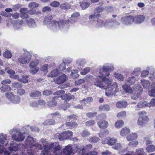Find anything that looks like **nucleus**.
<instances>
[{
  "label": "nucleus",
  "mask_w": 155,
  "mask_h": 155,
  "mask_svg": "<svg viewBox=\"0 0 155 155\" xmlns=\"http://www.w3.org/2000/svg\"><path fill=\"white\" fill-rule=\"evenodd\" d=\"M114 70L113 67L109 64H106L101 68L99 71V73L101 74L99 76L102 81L107 85L106 87L105 92L106 95L107 96L115 95L118 92V85L116 82L112 83V79H109L106 78L110 74V71Z\"/></svg>",
  "instance_id": "f257e3e1"
},
{
  "label": "nucleus",
  "mask_w": 155,
  "mask_h": 155,
  "mask_svg": "<svg viewBox=\"0 0 155 155\" xmlns=\"http://www.w3.org/2000/svg\"><path fill=\"white\" fill-rule=\"evenodd\" d=\"M22 130L24 132H21L20 130L15 128L11 130L9 133L12 135V139L17 142L22 141L25 138V134L27 133L28 131L29 132L30 130L39 131L38 128L33 126L30 127H29L28 126L27 127H24Z\"/></svg>",
  "instance_id": "f03ea898"
},
{
  "label": "nucleus",
  "mask_w": 155,
  "mask_h": 155,
  "mask_svg": "<svg viewBox=\"0 0 155 155\" xmlns=\"http://www.w3.org/2000/svg\"><path fill=\"white\" fill-rule=\"evenodd\" d=\"M52 16L51 15H48L45 18L43 21V24L47 25L48 27H50L51 25L52 26L51 29L54 31L58 30L60 28L61 30L63 29V28L67 25L65 22L62 20L60 21L59 22L57 21H53L51 22Z\"/></svg>",
  "instance_id": "7ed1b4c3"
},
{
  "label": "nucleus",
  "mask_w": 155,
  "mask_h": 155,
  "mask_svg": "<svg viewBox=\"0 0 155 155\" xmlns=\"http://www.w3.org/2000/svg\"><path fill=\"white\" fill-rule=\"evenodd\" d=\"M35 141L36 139H34L30 136L28 137L25 142V145L24 147L25 150L23 155H33L32 153L30 150Z\"/></svg>",
  "instance_id": "20e7f679"
},
{
  "label": "nucleus",
  "mask_w": 155,
  "mask_h": 155,
  "mask_svg": "<svg viewBox=\"0 0 155 155\" xmlns=\"http://www.w3.org/2000/svg\"><path fill=\"white\" fill-rule=\"evenodd\" d=\"M138 115L139 117L137 120V124L143 127L149 121V118L147 115V113L144 111L139 112Z\"/></svg>",
  "instance_id": "39448f33"
},
{
  "label": "nucleus",
  "mask_w": 155,
  "mask_h": 155,
  "mask_svg": "<svg viewBox=\"0 0 155 155\" xmlns=\"http://www.w3.org/2000/svg\"><path fill=\"white\" fill-rule=\"evenodd\" d=\"M133 91L135 92L134 95L131 96V98L134 100H136L139 97L143 91L142 87L138 84H135L133 87Z\"/></svg>",
  "instance_id": "423d86ee"
},
{
  "label": "nucleus",
  "mask_w": 155,
  "mask_h": 155,
  "mask_svg": "<svg viewBox=\"0 0 155 155\" xmlns=\"http://www.w3.org/2000/svg\"><path fill=\"white\" fill-rule=\"evenodd\" d=\"M5 96L11 102L14 104L19 103L21 101L20 97L17 95H14L12 93H8L5 94Z\"/></svg>",
  "instance_id": "0eeeda50"
},
{
  "label": "nucleus",
  "mask_w": 155,
  "mask_h": 155,
  "mask_svg": "<svg viewBox=\"0 0 155 155\" xmlns=\"http://www.w3.org/2000/svg\"><path fill=\"white\" fill-rule=\"evenodd\" d=\"M31 55L30 53L27 51H25L23 56L18 59V62L22 64H25L31 60Z\"/></svg>",
  "instance_id": "6e6552de"
},
{
  "label": "nucleus",
  "mask_w": 155,
  "mask_h": 155,
  "mask_svg": "<svg viewBox=\"0 0 155 155\" xmlns=\"http://www.w3.org/2000/svg\"><path fill=\"white\" fill-rule=\"evenodd\" d=\"M92 146L91 144H88L84 147L81 146H76V148L77 149H78L80 150V153H81L82 155H88V153L87 152L92 148Z\"/></svg>",
  "instance_id": "1a4fd4ad"
},
{
  "label": "nucleus",
  "mask_w": 155,
  "mask_h": 155,
  "mask_svg": "<svg viewBox=\"0 0 155 155\" xmlns=\"http://www.w3.org/2000/svg\"><path fill=\"white\" fill-rule=\"evenodd\" d=\"M54 143H48L44 147V150L41 151V155H50L49 150L53 147Z\"/></svg>",
  "instance_id": "9d476101"
},
{
  "label": "nucleus",
  "mask_w": 155,
  "mask_h": 155,
  "mask_svg": "<svg viewBox=\"0 0 155 155\" xmlns=\"http://www.w3.org/2000/svg\"><path fill=\"white\" fill-rule=\"evenodd\" d=\"M76 146H77L76 145L75 147H72L70 145H69L64 149L63 151L64 153L67 155L73 154L74 152L78 150L76 148Z\"/></svg>",
  "instance_id": "9b49d317"
},
{
  "label": "nucleus",
  "mask_w": 155,
  "mask_h": 155,
  "mask_svg": "<svg viewBox=\"0 0 155 155\" xmlns=\"http://www.w3.org/2000/svg\"><path fill=\"white\" fill-rule=\"evenodd\" d=\"M121 20L123 23L126 25H130L134 23V17L132 16L123 17Z\"/></svg>",
  "instance_id": "f8f14e48"
},
{
  "label": "nucleus",
  "mask_w": 155,
  "mask_h": 155,
  "mask_svg": "<svg viewBox=\"0 0 155 155\" xmlns=\"http://www.w3.org/2000/svg\"><path fill=\"white\" fill-rule=\"evenodd\" d=\"M68 79V78L66 75L63 74L61 76H59L58 78L54 80L55 83L58 84H62L64 83Z\"/></svg>",
  "instance_id": "ddd939ff"
},
{
  "label": "nucleus",
  "mask_w": 155,
  "mask_h": 155,
  "mask_svg": "<svg viewBox=\"0 0 155 155\" xmlns=\"http://www.w3.org/2000/svg\"><path fill=\"white\" fill-rule=\"evenodd\" d=\"M117 141V139L115 138H110L109 137H107L103 140L102 143L103 144L107 143L109 145H114Z\"/></svg>",
  "instance_id": "4468645a"
},
{
  "label": "nucleus",
  "mask_w": 155,
  "mask_h": 155,
  "mask_svg": "<svg viewBox=\"0 0 155 155\" xmlns=\"http://www.w3.org/2000/svg\"><path fill=\"white\" fill-rule=\"evenodd\" d=\"M145 17L143 15H137L134 17V23L137 24H140L142 23L144 20Z\"/></svg>",
  "instance_id": "2eb2a0df"
},
{
  "label": "nucleus",
  "mask_w": 155,
  "mask_h": 155,
  "mask_svg": "<svg viewBox=\"0 0 155 155\" xmlns=\"http://www.w3.org/2000/svg\"><path fill=\"white\" fill-rule=\"evenodd\" d=\"M43 147L42 145L39 143H34L32 148L31 149L30 151L32 153L33 155L34 152L37 151L36 150H41L42 149Z\"/></svg>",
  "instance_id": "dca6fc26"
},
{
  "label": "nucleus",
  "mask_w": 155,
  "mask_h": 155,
  "mask_svg": "<svg viewBox=\"0 0 155 155\" xmlns=\"http://www.w3.org/2000/svg\"><path fill=\"white\" fill-rule=\"evenodd\" d=\"M120 23L114 21L111 22H108L105 23V25L109 28L112 27L116 28L118 27L120 25Z\"/></svg>",
  "instance_id": "f3484780"
},
{
  "label": "nucleus",
  "mask_w": 155,
  "mask_h": 155,
  "mask_svg": "<svg viewBox=\"0 0 155 155\" xmlns=\"http://www.w3.org/2000/svg\"><path fill=\"white\" fill-rule=\"evenodd\" d=\"M102 80L97 78L94 82V84L96 86L103 89H106V87L103 85Z\"/></svg>",
  "instance_id": "a211bd4d"
},
{
  "label": "nucleus",
  "mask_w": 155,
  "mask_h": 155,
  "mask_svg": "<svg viewBox=\"0 0 155 155\" xmlns=\"http://www.w3.org/2000/svg\"><path fill=\"white\" fill-rule=\"evenodd\" d=\"M97 124L99 127L103 129L107 128L108 126V122L105 120L99 121Z\"/></svg>",
  "instance_id": "6ab92c4d"
},
{
  "label": "nucleus",
  "mask_w": 155,
  "mask_h": 155,
  "mask_svg": "<svg viewBox=\"0 0 155 155\" xmlns=\"http://www.w3.org/2000/svg\"><path fill=\"white\" fill-rule=\"evenodd\" d=\"M144 152L143 151V149L142 148H140L136 150V151L135 153V154L133 152H129L125 155H144Z\"/></svg>",
  "instance_id": "aec40b11"
},
{
  "label": "nucleus",
  "mask_w": 155,
  "mask_h": 155,
  "mask_svg": "<svg viewBox=\"0 0 155 155\" xmlns=\"http://www.w3.org/2000/svg\"><path fill=\"white\" fill-rule=\"evenodd\" d=\"M61 134L63 140L68 139L69 137L72 136L73 134L72 132L68 130L64 132Z\"/></svg>",
  "instance_id": "412c9836"
},
{
  "label": "nucleus",
  "mask_w": 155,
  "mask_h": 155,
  "mask_svg": "<svg viewBox=\"0 0 155 155\" xmlns=\"http://www.w3.org/2000/svg\"><path fill=\"white\" fill-rule=\"evenodd\" d=\"M138 135L136 133H132L128 135L127 137V139L128 141H131L136 140L138 137Z\"/></svg>",
  "instance_id": "4be33fe9"
},
{
  "label": "nucleus",
  "mask_w": 155,
  "mask_h": 155,
  "mask_svg": "<svg viewBox=\"0 0 155 155\" xmlns=\"http://www.w3.org/2000/svg\"><path fill=\"white\" fill-rule=\"evenodd\" d=\"M41 94V93L39 91L35 90L31 91L29 94V95L31 97L34 98L39 97L40 96Z\"/></svg>",
  "instance_id": "5701e85b"
},
{
  "label": "nucleus",
  "mask_w": 155,
  "mask_h": 155,
  "mask_svg": "<svg viewBox=\"0 0 155 155\" xmlns=\"http://www.w3.org/2000/svg\"><path fill=\"white\" fill-rule=\"evenodd\" d=\"M127 105V102L124 101H119L116 104V107L118 108H125Z\"/></svg>",
  "instance_id": "b1692460"
},
{
  "label": "nucleus",
  "mask_w": 155,
  "mask_h": 155,
  "mask_svg": "<svg viewBox=\"0 0 155 155\" xmlns=\"http://www.w3.org/2000/svg\"><path fill=\"white\" fill-rule=\"evenodd\" d=\"M147 102L145 101H140L137 105V107L139 109L142 108L147 107Z\"/></svg>",
  "instance_id": "393cba45"
},
{
  "label": "nucleus",
  "mask_w": 155,
  "mask_h": 155,
  "mask_svg": "<svg viewBox=\"0 0 155 155\" xmlns=\"http://www.w3.org/2000/svg\"><path fill=\"white\" fill-rule=\"evenodd\" d=\"M148 94L151 97L155 96V82L153 83L152 84L151 89L149 90Z\"/></svg>",
  "instance_id": "a878e982"
},
{
  "label": "nucleus",
  "mask_w": 155,
  "mask_h": 155,
  "mask_svg": "<svg viewBox=\"0 0 155 155\" xmlns=\"http://www.w3.org/2000/svg\"><path fill=\"white\" fill-rule=\"evenodd\" d=\"M26 21L27 24L30 28H34L36 27L35 21L33 19L30 18L27 20Z\"/></svg>",
  "instance_id": "bb28decb"
},
{
  "label": "nucleus",
  "mask_w": 155,
  "mask_h": 155,
  "mask_svg": "<svg viewBox=\"0 0 155 155\" xmlns=\"http://www.w3.org/2000/svg\"><path fill=\"white\" fill-rule=\"evenodd\" d=\"M141 83L144 89H149L150 84L149 81L141 80Z\"/></svg>",
  "instance_id": "cd10ccee"
},
{
  "label": "nucleus",
  "mask_w": 155,
  "mask_h": 155,
  "mask_svg": "<svg viewBox=\"0 0 155 155\" xmlns=\"http://www.w3.org/2000/svg\"><path fill=\"white\" fill-rule=\"evenodd\" d=\"M127 84H125L122 86V88L124 91L126 93L129 94L133 92V91L131 87L127 85Z\"/></svg>",
  "instance_id": "c85d7f7f"
},
{
  "label": "nucleus",
  "mask_w": 155,
  "mask_h": 155,
  "mask_svg": "<svg viewBox=\"0 0 155 155\" xmlns=\"http://www.w3.org/2000/svg\"><path fill=\"white\" fill-rule=\"evenodd\" d=\"M130 131V130L129 128L127 127L124 128L120 132V135L122 136H125L129 133Z\"/></svg>",
  "instance_id": "c756f323"
},
{
  "label": "nucleus",
  "mask_w": 155,
  "mask_h": 155,
  "mask_svg": "<svg viewBox=\"0 0 155 155\" xmlns=\"http://www.w3.org/2000/svg\"><path fill=\"white\" fill-rule=\"evenodd\" d=\"M135 79L134 77H131L126 80L125 84L128 85H132L135 82Z\"/></svg>",
  "instance_id": "7c9ffc66"
},
{
  "label": "nucleus",
  "mask_w": 155,
  "mask_h": 155,
  "mask_svg": "<svg viewBox=\"0 0 155 155\" xmlns=\"http://www.w3.org/2000/svg\"><path fill=\"white\" fill-rule=\"evenodd\" d=\"M66 126L70 128H73L78 126V124L75 122H68L66 124Z\"/></svg>",
  "instance_id": "2f4dec72"
},
{
  "label": "nucleus",
  "mask_w": 155,
  "mask_h": 155,
  "mask_svg": "<svg viewBox=\"0 0 155 155\" xmlns=\"http://www.w3.org/2000/svg\"><path fill=\"white\" fill-rule=\"evenodd\" d=\"M6 134L3 135V134H0V146H2L3 148V144L6 140Z\"/></svg>",
  "instance_id": "473e14b6"
},
{
  "label": "nucleus",
  "mask_w": 155,
  "mask_h": 155,
  "mask_svg": "<svg viewBox=\"0 0 155 155\" xmlns=\"http://www.w3.org/2000/svg\"><path fill=\"white\" fill-rule=\"evenodd\" d=\"M110 110L109 106L107 104L102 105L99 107V110L100 111H108Z\"/></svg>",
  "instance_id": "72a5a7b5"
},
{
  "label": "nucleus",
  "mask_w": 155,
  "mask_h": 155,
  "mask_svg": "<svg viewBox=\"0 0 155 155\" xmlns=\"http://www.w3.org/2000/svg\"><path fill=\"white\" fill-rule=\"evenodd\" d=\"M93 100L92 98L91 97H87L86 99H83L82 100H81L80 102L81 103L82 105H83L84 104H86L87 103L92 102Z\"/></svg>",
  "instance_id": "f704fd0d"
},
{
  "label": "nucleus",
  "mask_w": 155,
  "mask_h": 155,
  "mask_svg": "<svg viewBox=\"0 0 155 155\" xmlns=\"http://www.w3.org/2000/svg\"><path fill=\"white\" fill-rule=\"evenodd\" d=\"M0 89L2 91L6 92L11 91L12 90V88L9 85H4L1 87Z\"/></svg>",
  "instance_id": "c9c22d12"
},
{
  "label": "nucleus",
  "mask_w": 155,
  "mask_h": 155,
  "mask_svg": "<svg viewBox=\"0 0 155 155\" xmlns=\"http://www.w3.org/2000/svg\"><path fill=\"white\" fill-rule=\"evenodd\" d=\"M22 23V21L18 20L17 21L13 24L14 28L15 30L19 29L21 27V25Z\"/></svg>",
  "instance_id": "e433bc0d"
},
{
  "label": "nucleus",
  "mask_w": 155,
  "mask_h": 155,
  "mask_svg": "<svg viewBox=\"0 0 155 155\" xmlns=\"http://www.w3.org/2000/svg\"><path fill=\"white\" fill-rule=\"evenodd\" d=\"M61 9L65 10H67L70 9L71 6L68 3H63L60 5Z\"/></svg>",
  "instance_id": "4c0bfd02"
},
{
  "label": "nucleus",
  "mask_w": 155,
  "mask_h": 155,
  "mask_svg": "<svg viewBox=\"0 0 155 155\" xmlns=\"http://www.w3.org/2000/svg\"><path fill=\"white\" fill-rule=\"evenodd\" d=\"M61 99L64 100H69L71 99V95L69 94H64L61 96Z\"/></svg>",
  "instance_id": "58836bf2"
},
{
  "label": "nucleus",
  "mask_w": 155,
  "mask_h": 155,
  "mask_svg": "<svg viewBox=\"0 0 155 155\" xmlns=\"http://www.w3.org/2000/svg\"><path fill=\"white\" fill-rule=\"evenodd\" d=\"M114 76L115 78L116 79L120 81H123L124 79V78L122 74L119 73H117L116 72H114Z\"/></svg>",
  "instance_id": "ea45409f"
},
{
  "label": "nucleus",
  "mask_w": 155,
  "mask_h": 155,
  "mask_svg": "<svg viewBox=\"0 0 155 155\" xmlns=\"http://www.w3.org/2000/svg\"><path fill=\"white\" fill-rule=\"evenodd\" d=\"M54 150L53 152H55L57 151L60 150L61 149L60 147L59 144L58 142H55L54 143L53 147Z\"/></svg>",
  "instance_id": "a19ab883"
},
{
  "label": "nucleus",
  "mask_w": 155,
  "mask_h": 155,
  "mask_svg": "<svg viewBox=\"0 0 155 155\" xmlns=\"http://www.w3.org/2000/svg\"><path fill=\"white\" fill-rule=\"evenodd\" d=\"M58 71L57 69L51 71L48 74V77H55L58 75Z\"/></svg>",
  "instance_id": "79ce46f5"
},
{
  "label": "nucleus",
  "mask_w": 155,
  "mask_h": 155,
  "mask_svg": "<svg viewBox=\"0 0 155 155\" xmlns=\"http://www.w3.org/2000/svg\"><path fill=\"white\" fill-rule=\"evenodd\" d=\"M70 75L72 78L74 79L77 78L79 76L78 70H74L71 71Z\"/></svg>",
  "instance_id": "37998d69"
},
{
  "label": "nucleus",
  "mask_w": 155,
  "mask_h": 155,
  "mask_svg": "<svg viewBox=\"0 0 155 155\" xmlns=\"http://www.w3.org/2000/svg\"><path fill=\"white\" fill-rule=\"evenodd\" d=\"M3 55L4 57L8 58H11L12 56L11 52L9 50H7L5 52L3 53Z\"/></svg>",
  "instance_id": "c03bdc74"
},
{
  "label": "nucleus",
  "mask_w": 155,
  "mask_h": 155,
  "mask_svg": "<svg viewBox=\"0 0 155 155\" xmlns=\"http://www.w3.org/2000/svg\"><path fill=\"white\" fill-rule=\"evenodd\" d=\"M141 70V69L139 68H135L132 74L133 75H135V76H138L139 75Z\"/></svg>",
  "instance_id": "a18cd8bd"
},
{
  "label": "nucleus",
  "mask_w": 155,
  "mask_h": 155,
  "mask_svg": "<svg viewBox=\"0 0 155 155\" xmlns=\"http://www.w3.org/2000/svg\"><path fill=\"white\" fill-rule=\"evenodd\" d=\"M124 124V121L121 120L117 121L115 123V126L117 128H120L122 127Z\"/></svg>",
  "instance_id": "49530a36"
},
{
  "label": "nucleus",
  "mask_w": 155,
  "mask_h": 155,
  "mask_svg": "<svg viewBox=\"0 0 155 155\" xmlns=\"http://www.w3.org/2000/svg\"><path fill=\"white\" fill-rule=\"evenodd\" d=\"M18 81L24 83H26L28 81V77L27 76H23L22 78L18 79Z\"/></svg>",
  "instance_id": "de8ad7c7"
},
{
  "label": "nucleus",
  "mask_w": 155,
  "mask_h": 155,
  "mask_svg": "<svg viewBox=\"0 0 155 155\" xmlns=\"http://www.w3.org/2000/svg\"><path fill=\"white\" fill-rule=\"evenodd\" d=\"M88 140L91 143H96L99 140V138L98 137L94 136L91 137Z\"/></svg>",
  "instance_id": "09e8293b"
},
{
  "label": "nucleus",
  "mask_w": 155,
  "mask_h": 155,
  "mask_svg": "<svg viewBox=\"0 0 155 155\" xmlns=\"http://www.w3.org/2000/svg\"><path fill=\"white\" fill-rule=\"evenodd\" d=\"M56 98V97H53L52 100H51L48 102V105L50 107H53L56 105L57 102L55 100V99Z\"/></svg>",
  "instance_id": "8fccbe9b"
},
{
  "label": "nucleus",
  "mask_w": 155,
  "mask_h": 155,
  "mask_svg": "<svg viewBox=\"0 0 155 155\" xmlns=\"http://www.w3.org/2000/svg\"><path fill=\"white\" fill-rule=\"evenodd\" d=\"M155 106V98L152 99L149 102H147V107H150Z\"/></svg>",
  "instance_id": "3c124183"
},
{
  "label": "nucleus",
  "mask_w": 155,
  "mask_h": 155,
  "mask_svg": "<svg viewBox=\"0 0 155 155\" xmlns=\"http://www.w3.org/2000/svg\"><path fill=\"white\" fill-rule=\"evenodd\" d=\"M146 150L148 152H153L155 150V146L152 145H149L146 147Z\"/></svg>",
  "instance_id": "603ef678"
},
{
  "label": "nucleus",
  "mask_w": 155,
  "mask_h": 155,
  "mask_svg": "<svg viewBox=\"0 0 155 155\" xmlns=\"http://www.w3.org/2000/svg\"><path fill=\"white\" fill-rule=\"evenodd\" d=\"M117 116L120 118H124L126 116V112L125 111H122L117 113Z\"/></svg>",
  "instance_id": "864d4df0"
},
{
  "label": "nucleus",
  "mask_w": 155,
  "mask_h": 155,
  "mask_svg": "<svg viewBox=\"0 0 155 155\" xmlns=\"http://www.w3.org/2000/svg\"><path fill=\"white\" fill-rule=\"evenodd\" d=\"M18 149V145L15 144H11L9 147V150L10 151H16Z\"/></svg>",
  "instance_id": "5fc2aeb1"
},
{
  "label": "nucleus",
  "mask_w": 155,
  "mask_h": 155,
  "mask_svg": "<svg viewBox=\"0 0 155 155\" xmlns=\"http://www.w3.org/2000/svg\"><path fill=\"white\" fill-rule=\"evenodd\" d=\"M39 6V4L35 2H31L28 5V7L30 8L33 9L38 7Z\"/></svg>",
  "instance_id": "6e6d98bb"
},
{
  "label": "nucleus",
  "mask_w": 155,
  "mask_h": 155,
  "mask_svg": "<svg viewBox=\"0 0 155 155\" xmlns=\"http://www.w3.org/2000/svg\"><path fill=\"white\" fill-rule=\"evenodd\" d=\"M76 63L77 64L81 67H83L85 64V62L84 60L80 59H79L77 60Z\"/></svg>",
  "instance_id": "4d7b16f0"
},
{
  "label": "nucleus",
  "mask_w": 155,
  "mask_h": 155,
  "mask_svg": "<svg viewBox=\"0 0 155 155\" xmlns=\"http://www.w3.org/2000/svg\"><path fill=\"white\" fill-rule=\"evenodd\" d=\"M80 6L83 9L87 8L90 5V3L89 2H80Z\"/></svg>",
  "instance_id": "13d9d810"
},
{
  "label": "nucleus",
  "mask_w": 155,
  "mask_h": 155,
  "mask_svg": "<svg viewBox=\"0 0 155 155\" xmlns=\"http://www.w3.org/2000/svg\"><path fill=\"white\" fill-rule=\"evenodd\" d=\"M38 64V61L37 60H35L31 61L30 64V67L31 68H34Z\"/></svg>",
  "instance_id": "bf43d9fd"
},
{
  "label": "nucleus",
  "mask_w": 155,
  "mask_h": 155,
  "mask_svg": "<svg viewBox=\"0 0 155 155\" xmlns=\"http://www.w3.org/2000/svg\"><path fill=\"white\" fill-rule=\"evenodd\" d=\"M55 124V121L52 119L44 121V124L45 125H53Z\"/></svg>",
  "instance_id": "052dcab7"
},
{
  "label": "nucleus",
  "mask_w": 155,
  "mask_h": 155,
  "mask_svg": "<svg viewBox=\"0 0 155 155\" xmlns=\"http://www.w3.org/2000/svg\"><path fill=\"white\" fill-rule=\"evenodd\" d=\"M81 134L83 137H87L89 136L90 134L88 130H84L81 133Z\"/></svg>",
  "instance_id": "680f3d73"
},
{
  "label": "nucleus",
  "mask_w": 155,
  "mask_h": 155,
  "mask_svg": "<svg viewBox=\"0 0 155 155\" xmlns=\"http://www.w3.org/2000/svg\"><path fill=\"white\" fill-rule=\"evenodd\" d=\"M91 70L89 67H87L84 68L80 72V74L82 75H84L88 73Z\"/></svg>",
  "instance_id": "e2e57ef3"
},
{
  "label": "nucleus",
  "mask_w": 155,
  "mask_h": 155,
  "mask_svg": "<svg viewBox=\"0 0 155 155\" xmlns=\"http://www.w3.org/2000/svg\"><path fill=\"white\" fill-rule=\"evenodd\" d=\"M12 84V86L15 88H19L22 86V84L18 82H14Z\"/></svg>",
  "instance_id": "0e129e2a"
},
{
  "label": "nucleus",
  "mask_w": 155,
  "mask_h": 155,
  "mask_svg": "<svg viewBox=\"0 0 155 155\" xmlns=\"http://www.w3.org/2000/svg\"><path fill=\"white\" fill-rule=\"evenodd\" d=\"M66 61V60H63V63L61 64L59 66V69L60 70L62 71L64 70L65 69V63L64 61Z\"/></svg>",
  "instance_id": "69168bd1"
},
{
  "label": "nucleus",
  "mask_w": 155,
  "mask_h": 155,
  "mask_svg": "<svg viewBox=\"0 0 155 155\" xmlns=\"http://www.w3.org/2000/svg\"><path fill=\"white\" fill-rule=\"evenodd\" d=\"M85 81V80L84 79H81L76 80L75 82V84L76 85H80L84 83Z\"/></svg>",
  "instance_id": "338daca9"
},
{
  "label": "nucleus",
  "mask_w": 155,
  "mask_h": 155,
  "mask_svg": "<svg viewBox=\"0 0 155 155\" xmlns=\"http://www.w3.org/2000/svg\"><path fill=\"white\" fill-rule=\"evenodd\" d=\"M104 10V8L102 7H98L95 8L94 12L96 13H98L102 12Z\"/></svg>",
  "instance_id": "774afa93"
}]
</instances>
